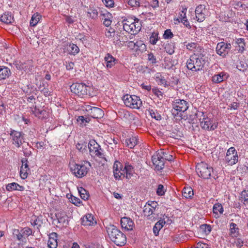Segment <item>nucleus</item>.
Wrapping results in <instances>:
<instances>
[{"mask_svg": "<svg viewBox=\"0 0 248 248\" xmlns=\"http://www.w3.org/2000/svg\"><path fill=\"white\" fill-rule=\"evenodd\" d=\"M107 231L110 239L117 246H123L126 243L125 235L115 226L110 225L107 227Z\"/></svg>", "mask_w": 248, "mask_h": 248, "instance_id": "1", "label": "nucleus"}, {"mask_svg": "<svg viewBox=\"0 0 248 248\" xmlns=\"http://www.w3.org/2000/svg\"><path fill=\"white\" fill-rule=\"evenodd\" d=\"M204 64L203 56L194 54L190 56L186 62L187 68L192 71L197 72L202 70Z\"/></svg>", "mask_w": 248, "mask_h": 248, "instance_id": "2", "label": "nucleus"}, {"mask_svg": "<svg viewBox=\"0 0 248 248\" xmlns=\"http://www.w3.org/2000/svg\"><path fill=\"white\" fill-rule=\"evenodd\" d=\"M197 118L199 117L200 125L201 127L208 131H213L217 127V123H213L211 119L207 117L203 112H198L196 114Z\"/></svg>", "mask_w": 248, "mask_h": 248, "instance_id": "3", "label": "nucleus"}, {"mask_svg": "<svg viewBox=\"0 0 248 248\" xmlns=\"http://www.w3.org/2000/svg\"><path fill=\"white\" fill-rule=\"evenodd\" d=\"M71 92L81 97L90 95L91 88L83 83H74L70 86Z\"/></svg>", "mask_w": 248, "mask_h": 248, "instance_id": "4", "label": "nucleus"}, {"mask_svg": "<svg viewBox=\"0 0 248 248\" xmlns=\"http://www.w3.org/2000/svg\"><path fill=\"white\" fill-rule=\"evenodd\" d=\"M196 170L198 175L203 179H209L211 176V172L213 171V168L204 162L198 163Z\"/></svg>", "mask_w": 248, "mask_h": 248, "instance_id": "5", "label": "nucleus"}, {"mask_svg": "<svg viewBox=\"0 0 248 248\" xmlns=\"http://www.w3.org/2000/svg\"><path fill=\"white\" fill-rule=\"evenodd\" d=\"M123 100L126 106L132 108H139L142 106V102L140 97L136 95L125 94Z\"/></svg>", "mask_w": 248, "mask_h": 248, "instance_id": "6", "label": "nucleus"}, {"mask_svg": "<svg viewBox=\"0 0 248 248\" xmlns=\"http://www.w3.org/2000/svg\"><path fill=\"white\" fill-rule=\"evenodd\" d=\"M187 104L184 100L176 99L172 104V114L174 117L181 116V113L185 112L188 108Z\"/></svg>", "mask_w": 248, "mask_h": 248, "instance_id": "7", "label": "nucleus"}, {"mask_svg": "<svg viewBox=\"0 0 248 248\" xmlns=\"http://www.w3.org/2000/svg\"><path fill=\"white\" fill-rule=\"evenodd\" d=\"M69 167L72 173L78 178H82L85 176L89 170L84 165H79L74 163H70Z\"/></svg>", "mask_w": 248, "mask_h": 248, "instance_id": "8", "label": "nucleus"}, {"mask_svg": "<svg viewBox=\"0 0 248 248\" xmlns=\"http://www.w3.org/2000/svg\"><path fill=\"white\" fill-rule=\"evenodd\" d=\"M55 218L53 219L52 223L58 227L66 226L68 224V217L65 212L59 211L56 213Z\"/></svg>", "mask_w": 248, "mask_h": 248, "instance_id": "9", "label": "nucleus"}, {"mask_svg": "<svg viewBox=\"0 0 248 248\" xmlns=\"http://www.w3.org/2000/svg\"><path fill=\"white\" fill-rule=\"evenodd\" d=\"M88 146L91 155L96 156L101 158L104 157V155L101 152L102 149L100 146L95 140H90Z\"/></svg>", "mask_w": 248, "mask_h": 248, "instance_id": "10", "label": "nucleus"}, {"mask_svg": "<svg viewBox=\"0 0 248 248\" xmlns=\"http://www.w3.org/2000/svg\"><path fill=\"white\" fill-rule=\"evenodd\" d=\"M130 26L125 25L126 31L130 33L131 34L138 33L141 28V24L139 19L135 18L133 19L132 24Z\"/></svg>", "mask_w": 248, "mask_h": 248, "instance_id": "11", "label": "nucleus"}, {"mask_svg": "<svg viewBox=\"0 0 248 248\" xmlns=\"http://www.w3.org/2000/svg\"><path fill=\"white\" fill-rule=\"evenodd\" d=\"M195 12L196 18L198 22H201L205 20L206 13H207L205 5H199L195 9Z\"/></svg>", "mask_w": 248, "mask_h": 248, "instance_id": "12", "label": "nucleus"}, {"mask_svg": "<svg viewBox=\"0 0 248 248\" xmlns=\"http://www.w3.org/2000/svg\"><path fill=\"white\" fill-rule=\"evenodd\" d=\"M10 135L12 137L13 144L19 147L23 141V135L19 132L14 130H11Z\"/></svg>", "mask_w": 248, "mask_h": 248, "instance_id": "13", "label": "nucleus"}, {"mask_svg": "<svg viewBox=\"0 0 248 248\" xmlns=\"http://www.w3.org/2000/svg\"><path fill=\"white\" fill-rule=\"evenodd\" d=\"M81 224L83 226H91L96 224V221L92 214H87L81 218Z\"/></svg>", "mask_w": 248, "mask_h": 248, "instance_id": "14", "label": "nucleus"}, {"mask_svg": "<svg viewBox=\"0 0 248 248\" xmlns=\"http://www.w3.org/2000/svg\"><path fill=\"white\" fill-rule=\"evenodd\" d=\"M88 111L89 115L94 119L101 118L104 115L103 110L101 108L97 107H90Z\"/></svg>", "mask_w": 248, "mask_h": 248, "instance_id": "15", "label": "nucleus"}, {"mask_svg": "<svg viewBox=\"0 0 248 248\" xmlns=\"http://www.w3.org/2000/svg\"><path fill=\"white\" fill-rule=\"evenodd\" d=\"M121 224L122 227L127 231L133 230L134 222L129 217H123L121 219Z\"/></svg>", "mask_w": 248, "mask_h": 248, "instance_id": "16", "label": "nucleus"}, {"mask_svg": "<svg viewBox=\"0 0 248 248\" xmlns=\"http://www.w3.org/2000/svg\"><path fill=\"white\" fill-rule=\"evenodd\" d=\"M63 49L64 52H67L68 54L73 55L78 54L79 51V49L76 45L71 43L65 44Z\"/></svg>", "mask_w": 248, "mask_h": 248, "instance_id": "17", "label": "nucleus"}, {"mask_svg": "<svg viewBox=\"0 0 248 248\" xmlns=\"http://www.w3.org/2000/svg\"><path fill=\"white\" fill-rule=\"evenodd\" d=\"M152 160L153 164L155 166V168L157 170H159L163 168L164 161L160 156H158V154L157 153L156 155H155L152 156Z\"/></svg>", "mask_w": 248, "mask_h": 248, "instance_id": "18", "label": "nucleus"}, {"mask_svg": "<svg viewBox=\"0 0 248 248\" xmlns=\"http://www.w3.org/2000/svg\"><path fill=\"white\" fill-rule=\"evenodd\" d=\"M47 244L49 248H57L58 246L57 234L56 232H52L49 234Z\"/></svg>", "mask_w": 248, "mask_h": 248, "instance_id": "19", "label": "nucleus"}, {"mask_svg": "<svg viewBox=\"0 0 248 248\" xmlns=\"http://www.w3.org/2000/svg\"><path fill=\"white\" fill-rule=\"evenodd\" d=\"M224 46V42H222L218 43L216 47L217 53L224 58L225 57L228 53V50L225 48Z\"/></svg>", "mask_w": 248, "mask_h": 248, "instance_id": "20", "label": "nucleus"}, {"mask_svg": "<svg viewBox=\"0 0 248 248\" xmlns=\"http://www.w3.org/2000/svg\"><path fill=\"white\" fill-rule=\"evenodd\" d=\"M17 69L23 70L25 72L30 71L31 70V62L28 61L24 62H19L18 63L16 64Z\"/></svg>", "mask_w": 248, "mask_h": 248, "instance_id": "21", "label": "nucleus"}, {"mask_svg": "<svg viewBox=\"0 0 248 248\" xmlns=\"http://www.w3.org/2000/svg\"><path fill=\"white\" fill-rule=\"evenodd\" d=\"M138 139L136 136H132L131 137L127 138L125 140V143L126 146L131 149L133 148L138 144Z\"/></svg>", "mask_w": 248, "mask_h": 248, "instance_id": "22", "label": "nucleus"}, {"mask_svg": "<svg viewBox=\"0 0 248 248\" xmlns=\"http://www.w3.org/2000/svg\"><path fill=\"white\" fill-rule=\"evenodd\" d=\"M238 160L237 153H234V155H226L225 161L229 165H233L236 164Z\"/></svg>", "mask_w": 248, "mask_h": 248, "instance_id": "23", "label": "nucleus"}, {"mask_svg": "<svg viewBox=\"0 0 248 248\" xmlns=\"http://www.w3.org/2000/svg\"><path fill=\"white\" fill-rule=\"evenodd\" d=\"M11 74V71L8 67L0 66V80L6 79Z\"/></svg>", "mask_w": 248, "mask_h": 248, "instance_id": "24", "label": "nucleus"}, {"mask_svg": "<svg viewBox=\"0 0 248 248\" xmlns=\"http://www.w3.org/2000/svg\"><path fill=\"white\" fill-rule=\"evenodd\" d=\"M156 153L158 154V156H160L164 161H165V160L170 161L173 159V155L169 154L168 153L165 151L164 149H161Z\"/></svg>", "mask_w": 248, "mask_h": 248, "instance_id": "25", "label": "nucleus"}, {"mask_svg": "<svg viewBox=\"0 0 248 248\" xmlns=\"http://www.w3.org/2000/svg\"><path fill=\"white\" fill-rule=\"evenodd\" d=\"M105 61L107 62L106 66L108 68H111L115 64V62L117 61L111 55L108 53L104 58Z\"/></svg>", "mask_w": 248, "mask_h": 248, "instance_id": "26", "label": "nucleus"}, {"mask_svg": "<svg viewBox=\"0 0 248 248\" xmlns=\"http://www.w3.org/2000/svg\"><path fill=\"white\" fill-rule=\"evenodd\" d=\"M98 13L97 9L93 7H90L88 9L87 16L89 18L96 20L98 18Z\"/></svg>", "mask_w": 248, "mask_h": 248, "instance_id": "27", "label": "nucleus"}, {"mask_svg": "<svg viewBox=\"0 0 248 248\" xmlns=\"http://www.w3.org/2000/svg\"><path fill=\"white\" fill-rule=\"evenodd\" d=\"M223 211V207L220 203H216L213 206V212L216 218H218L219 214H222Z\"/></svg>", "mask_w": 248, "mask_h": 248, "instance_id": "28", "label": "nucleus"}, {"mask_svg": "<svg viewBox=\"0 0 248 248\" xmlns=\"http://www.w3.org/2000/svg\"><path fill=\"white\" fill-rule=\"evenodd\" d=\"M124 167L125 171L126 172L125 177L129 179L133 176L134 172V168L132 165L128 163H126Z\"/></svg>", "mask_w": 248, "mask_h": 248, "instance_id": "29", "label": "nucleus"}, {"mask_svg": "<svg viewBox=\"0 0 248 248\" xmlns=\"http://www.w3.org/2000/svg\"><path fill=\"white\" fill-rule=\"evenodd\" d=\"M48 87V85L46 83H44L42 82L40 84L38 87L39 90L45 95L46 96H47L50 95V92L49 91L48 89L47 88Z\"/></svg>", "mask_w": 248, "mask_h": 248, "instance_id": "30", "label": "nucleus"}, {"mask_svg": "<svg viewBox=\"0 0 248 248\" xmlns=\"http://www.w3.org/2000/svg\"><path fill=\"white\" fill-rule=\"evenodd\" d=\"M0 20L6 24H10L13 21V17L9 13H4L0 16Z\"/></svg>", "mask_w": 248, "mask_h": 248, "instance_id": "31", "label": "nucleus"}, {"mask_svg": "<svg viewBox=\"0 0 248 248\" xmlns=\"http://www.w3.org/2000/svg\"><path fill=\"white\" fill-rule=\"evenodd\" d=\"M183 196L186 199L191 198L193 196V191L191 187H185L183 190Z\"/></svg>", "mask_w": 248, "mask_h": 248, "instance_id": "32", "label": "nucleus"}, {"mask_svg": "<svg viewBox=\"0 0 248 248\" xmlns=\"http://www.w3.org/2000/svg\"><path fill=\"white\" fill-rule=\"evenodd\" d=\"M41 18V16L38 13L34 14L32 15L30 21V25L34 27L37 25Z\"/></svg>", "mask_w": 248, "mask_h": 248, "instance_id": "33", "label": "nucleus"}, {"mask_svg": "<svg viewBox=\"0 0 248 248\" xmlns=\"http://www.w3.org/2000/svg\"><path fill=\"white\" fill-rule=\"evenodd\" d=\"M87 143L86 142L84 141H80L79 142L77 143L76 147L79 151L84 153L87 151Z\"/></svg>", "mask_w": 248, "mask_h": 248, "instance_id": "34", "label": "nucleus"}, {"mask_svg": "<svg viewBox=\"0 0 248 248\" xmlns=\"http://www.w3.org/2000/svg\"><path fill=\"white\" fill-rule=\"evenodd\" d=\"M229 12H221L219 15V20L222 22H229L230 17L229 15Z\"/></svg>", "mask_w": 248, "mask_h": 248, "instance_id": "35", "label": "nucleus"}, {"mask_svg": "<svg viewBox=\"0 0 248 248\" xmlns=\"http://www.w3.org/2000/svg\"><path fill=\"white\" fill-rule=\"evenodd\" d=\"M154 210L149 205H145L143 210L145 216L149 217L153 214Z\"/></svg>", "mask_w": 248, "mask_h": 248, "instance_id": "36", "label": "nucleus"}, {"mask_svg": "<svg viewBox=\"0 0 248 248\" xmlns=\"http://www.w3.org/2000/svg\"><path fill=\"white\" fill-rule=\"evenodd\" d=\"M157 81L159 84L164 85V86H168L167 81L164 78L161 76L160 73H157L155 76Z\"/></svg>", "mask_w": 248, "mask_h": 248, "instance_id": "37", "label": "nucleus"}, {"mask_svg": "<svg viewBox=\"0 0 248 248\" xmlns=\"http://www.w3.org/2000/svg\"><path fill=\"white\" fill-rule=\"evenodd\" d=\"M241 201L244 204L248 203V189L247 190H244L241 194Z\"/></svg>", "mask_w": 248, "mask_h": 248, "instance_id": "38", "label": "nucleus"}, {"mask_svg": "<svg viewBox=\"0 0 248 248\" xmlns=\"http://www.w3.org/2000/svg\"><path fill=\"white\" fill-rule=\"evenodd\" d=\"M201 230L205 234H208L211 231V227L209 225L204 224L200 226Z\"/></svg>", "mask_w": 248, "mask_h": 248, "instance_id": "39", "label": "nucleus"}, {"mask_svg": "<svg viewBox=\"0 0 248 248\" xmlns=\"http://www.w3.org/2000/svg\"><path fill=\"white\" fill-rule=\"evenodd\" d=\"M35 218L34 219H31V224L34 227L36 226L37 228L39 229V227H41L42 225V221L38 217H35Z\"/></svg>", "mask_w": 248, "mask_h": 248, "instance_id": "40", "label": "nucleus"}, {"mask_svg": "<svg viewBox=\"0 0 248 248\" xmlns=\"http://www.w3.org/2000/svg\"><path fill=\"white\" fill-rule=\"evenodd\" d=\"M236 67L239 70L244 72L247 70L248 64L244 62L240 61L236 65Z\"/></svg>", "mask_w": 248, "mask_h": 248, "instance_id": "41", "label": "nucleus"}, {"mask_svg": "<svg viewBox=\"0 0 248 248\" xmlns=\"http://www.w3.org/2000/svg\"><path fill=\"white\" fill-rule=\"evenodd\" d=\"M136 48L143 52L146 49V46L141 41H137L136 42Z\"/></svg>", "mask_w": 248, "mask_h": 248, "instance_id": "42", "label": "nucleus"}, {"mask_svg": "<svg viewBox=\"0 0 248 248\" xmlns=\"http://www.w3.org/2000/svg\"><path fill=\"white\" fill-rule=\"evenodd\" d=\"M150 113L151 117L156 120H160L161 119V116L156 110L151 109L150 110Z\"/></svg>", "mask_w": 248, "mask_h": 248, "instance_id": "43", "label": "nucleus"}, {"mask_svg": "<svg viewBox=\"0 0 248 248\" xmlns=\"http://www.w3.org/2000/svg\"><path fill=\"white\" fill-rule=\"evenodd\" d=\"M141 3V0H129L128 1V4L132 7H139Z\"/></svg>", "mask_w": 248, "mask_h": 248, "instance_id": "44", "label": "nucleus"}, {"mask_svg": "<svg viewBox=\"0 0 248 248\" xmlns=\"http://www.w3.org/2000/svg\"><path fill=\"white\" fill-rule=\"evenodd\" d=\"M13 234L14 238H16L18 240H21L23 235L19 232L17 229L13 230Z\"/></svg>", "mask_w": 248, "mask_h": 248, "instance_id": "45", "label": "nucleus"}, {"mask_svg": "<svg viewBox=\"0 0 248 248\" xmlns=\"http://www.w3.org/2000/svg\"><path fill=\"white\" fill-rule=\"evenodd\" d=\"M18 186V184L16 183H12L8 184L6 186V188L7 191H12L14 190H16L17 186Z\"/></svg>", "mask_w": 248, "mask_h": 248, "instance_id": "46", "label": "nucleus"}, {"mask_svg": "<svg viewBox=\"0 0 248 248\" xmlns=\"http://www.w3.org/2000/svg\"><path fill=\"white\" fill-rule=\"evenodd\" d=\"M81 198L85 200H87L89 197V195L87 194L86 190L82 187H80V189L78 190Z\"/></svg>", "mask_w": 248, "mask_h": 248, "instance_id": "47", "label": "nucleus"}, {"mask_svg": "<svg viewBox=\"0 0 248 248\" xmlns=\"http://www.w3.org/2000/svg\"><path fill=\"white\" fill-rule=\"evenodd\" d=\"M224 75H221V74L215 75L213 77V81L216 83H220L224 80Z\"/></svg>", "mask_w": 248, "mask_h": 248, "instance_id": "48", "label": "nucleus"}, {"mask_svg": "<svg viewBox=\"0 0 248 248\" xmlns=\"http://www.w3.org/2000/svg\"><path fill=\"white\" fill-rule=\"evenodd\" d=\"M158 40V34L156 33H153L150 37V42L152 45H155L157 41Z\"/></svg>", "mask_w": 248, "mask_h": 248, "instance_id": "49", "label": "nucleus"}, {"mask_svg": "<svg viewBox=\"0 0 248 248\" xmlns=\"http://www.w3.org/2000/svg\"><path fill=\"white\" fill-rule=\"evenodd\" d=\"M166 190L162 185H159L156 190V194L159 196H162L165 194Z\"/></svg>", "mask_w": 248, "mask_h": 248, "instance_id": "50", "label": "nucleus"}, {"mask_svg": "<svg viewBox=\"0 0 248 248\" xmlns=\"http://www.w3.org/2000/svg\"><path fill=\"white\" fill-rule=\"evenodd\" d=\"M236 224L234 223H231L230 224V232L232 234H233L234 236H236L237 234V232L238 229L236 228Z\"/></svg>", "mask_w": 248, "mask_h": 248, "instance_id": "51", "label": "nucleus"}, {"mask_svg": "<svg viewBox=\"0 0 248 248\" xmlns=\"http://www.w3.org/2000/svg\"><path fill=\"white\" fill-rule=\"evenodd\" d=\"M173 36V34L172 32L170 30L168 29L165 31V32L163 34V37L165 39H168L172 38Z\"/></svg>", "mask_w": 248, "mask_h": 248, "instance_id": "52", "label": "nucleus"}, {"mask_svg": "<svg viewBox=\"0 0 248 248\" xmlns=\"http://www.w3.org/2000/svg\"><path fill=\"white\" fill-rule=\"evenodd\" d=\"M122 167V165L120 162L118 161H115L113 165V172H118V171H120Z\"/></svg>", "mask_w": 248, "mask_h": 248, "instance_id": "53", "label": "nucleus"}, {"mask_svg": "<svg viewBox=\"0 0 248 248\" xmlns=\"http://www.w3.org/2000/svg\"><path fill=\"white\" fill-rule=\"evenodd\" d=\"M115 35V31L112 28H110L106 32V35L107 37L110 38L114 37Z\"/></svg>", "mask_w": 248, "mask_h": 248, "instance_id": "54", "label": "nucleus"}, {"mask_svg": "<svg viewBox=\"0 0 248 248\" xmlns=\"http://www.w3.org/2000/svg\"><path fill=\"white\" fill-rule=\"evenodd\" d=\"M28 170H29L24 168L23 166L21 167L20 175L22 178L25 179L27 177Z\"/></svg>", "mask_w": 248, "mask_h": 248, "instance_id": "55", "label": "nucleus"}, {"mask_svg": "<svg viewBox=\"0 0 248 248\" xmlns=\"http://www.w3.org/2000/svg\"><path fill=\"white\" fill-rule=\"evenodd\" d=\"M161 229V226H160L159 223H155L153 227V232L155 236H157L159 233V231Z\"/></svg>", "mask_w": 248, "mask_h": 248, "instance_id": "56", "label": "nucleus"}, {"mask_svg": "<svg viewBox=\"0 0 248 248\" xmlns=\"http://www.w3.org/2000/svg\"><path fill=\"white\" fill-rule=\"evenodd\" d=\"M165 49L166 52L170 55L172 54L174 52V47H171V46L169 44L166 46Z\"/></svg>", "mask_w": 248, "mask_h": 248, "instance_id": "57", "label": "nucleus"}, {"mask_svg": "<svg viewBox=\"0 0 248 248\" xmlns=\"http://www.w3.org/2000/svg\"><path fill=\"white\" fill-rule=\"evenodd\" d=\"M186 48L190 50H192L193 49H196L197 48H198L200 47L199 46H198L196 43H188L187 45H186Z\"/></svg>", "mask_w": 248, "mask_h": 248, "instance_id": "58", "label": "nucleus"}, {"mask_svg": "<svg viewBox=\"0 0 248 248\" xmlns=\"http://www.w3.org/2000/svg\"><path fill=\"white\" fill-rule=\"evenodd\" d=\"M102 1L108 7H112L114 4V2L113 0H102Z\"/></svg>", "mask_w": 248, "mask_h": 248, "instance_id": "59", "label": "nucleus"}, {"mask_svg": "<svg viewBox=\"0 0 248 248\" xmlns=\"http://www.w3.org/2000/svg\"><path fill=\"white\" fill-rule=\"evenodd\" d=\"M31 147H29V149L26 147L25 146H23V152L24 153V155L25 156H29L31 154V151L30 150Z\"/></svg>", "mask_w": 248, "mask_h": 248, "instance_id": "60", "label": "nucleus"}, {"mask_svg": "<svg viewBox=\"0 0 248 248\" xmlns=\"http://www.w3.org/2000/svg\"><path fill=\"white\" fill-rule=\"evenodd\" d=\"M148 60L151 61L153 64L156 62V58L152 53H150L148 54Z\"/></svg>", "mask_w": 248, "mask_h": 248, "instance_id": "61", "label": "nucleus"}, {"mask_svg": "<svg viewBox=\"0 0 248 248\" xmlns=\"http://www.w3.org/2000/svg\"><path fill=\"white\" fill-rule=\"evenodd\" d=\"M146 205H149L150 206H151V208H152L154 210H155L157 206L158 205V203L155 201H151L148 202Z\"/></svg>", "mask_w": 248, "mask_h": 248, "instance_id": "62", "label": "nucleus"}, {"mask_svg": "<svg viewBox=\"0 0 248 248\" xmlns=\"http://www.w3.org/2000/svg\"><path fill=\"white\" fill-rule=\"evenodd\" d=\"M100 15L103 16L102 19H110L112 17V15L109 12H106L105 13H100Z\"/></svg>", "mask_w": 248, "mask_h": 248, "instance_id": "63", "label": "nucleus"}, {"mask_svg": "<svg viewBox=\"0 0 248 248\" xmlns=\"http://www.w3.org/2000/svg\"><path fill=\"white\" fill-rule=\"evenodd\" d=\"M234 153L237 152L234 147H232L227 150L226 155H234Z\"/></svg>", "mask_w": 248, "mask_h": 248, "instance_id": "64", "label": "nucleus"}]
</instances>
